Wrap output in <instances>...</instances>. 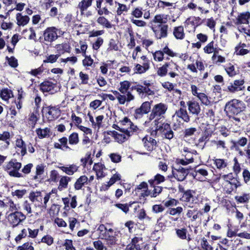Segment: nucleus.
Masks as SVG:
<instances>
[{
    "label": "nucleus",
    "instance_id": "62",
    "mask_svg": "<svg viewBox=\"0 0 250 250\" xmlns=\"http://www.w3.org/2000/svg\"><path fill=\"white\" fill-rule=\"evenodd\" d=\"M106 229H107L103 224H101L98 227L97 231L99 233L100 238L105 237H106V235H105V234L104 235V234L106 232Z\"/></svg>",
    "mask_w": 250,
    "mask_h": 250
},
{
    "label": "nucleus",
    "instance_id": "6",
    "mask_svg": "<svg viewBox=\"0 0 250 250\" xmlns=\"http://www.w3.org/2000/svg\"><path fill=\"white\" fill-rule=\"evenodd\" d=\"M6 218L8 224L13 228L18 226L26 218V216L21 211H14L6 214Z\"/></svg>",
    "mask_w": 250,
    "mask_h": 250
},
{
    "label": "nucleus",
    "instance_id": "57",
    "mask_svg": "<svg viewBox=\"0 0 250 250\" xmlns=\"http://www.w3.org/2000/svg\"><path fill=\"white\" fill-rule=\"evenodd\" d=\"M235 53L236 55H244L249 52V50L243 48L240 46H236L235 48Z\"/></svg>",
    "mask_w": 250,
    "mask_h": 250
},
{
    "label": "nucleus",
    "instance_id": "58",
    "mask_svg": "<svg viewBox=\"0 0 250 250\" xmlns=\"http://www.w3.org/2000/svg\"><path fill=\"white\" fill-rule=\"evenodd\" d=\"M41 242L46 244L48 246H51L54 242V239L51 236L46 235L42 238Z\"/></svg>",
    "mask_w": 250,
    "mask_h": 250
},
{
    "label": "nucleus",
    "instance_id": "4",
    "mask_svg": "<svg viewBox=\"0 0 250 250\" xmlns=\"http://www.w3.org/2000/svg\"><path fill=\"white\" fill-rule=\"evenodd\" d=\"M250 19V13L249 12L240 13L236 18L235 24L238 30L241 33L250 36V30L247 28Z\"/></svg>",
    "mask_w": 250,
    "mask_h": 250
},
{
    "label": "nucleus",
    "instance_id": "39",
    "mask_svg": "<svg viewBox=\"0 0 250 250\" xmlns=\"http://www.w3.org/2000/svg\"><path fill=\"white\" fill-rule=\"evenodd\" d=\"M22 33L24 35L25 38H28L29 40H35L36 39L35 31L32 27L24 29Z\"/></svg>",
    "mask_w": 250,
    "mask_h": 250
},
{
    "label": "nucleus",
    "instance_id": "13",
    "mask_svg": "<svg viewBox=\"0 0 250 250\" xmlns=\"http://www.w3.org/2000/svg\"><path fill=\"white\" fill-rule=\"evenodd\" d=\"M112 176L110 178L109 181L105 184L103 185L101 187V189L103 190H107L109 188L117 182L121 180L122 176L120 173L116 171L115 169H112L111 171Z\"/></svg>",
    "mask_w": 250,
    "mask_h": 250
},
{
    "label": "nucleus",
    "instance_id": "2",
    "mask_svg": "<svg viewBox=\"0 0 250 250\" xmlns=\"http://www.w3.org/2000/svg\"><path fill=\"white\" fill-rule=\"evenodd\" d=\"M167 109V105L163 103H159L154 105L151 112L149 115L148 119L144 123V125L145 126H149L153 120L163 119L164 118V115L166 113Z\"/></svg>",
    "mask_w": 250,
    "mask_h": 250
},
{
    "label": "nucleus",
    "instance_id": "22",
    "mask_svg": "<svg viewBox=\"0 0 250 250\" xmlns=\"http://www.w3.org/2000/svg\"><path fill=\"white\" fill-rule=\"evenodd\" d=\"M93 169L96 172L97 179H101L104 177L106 174L104 172L106 168L104 165L102 163H98L95 164Z\"/></svg>",
    "mask_w": 250,
    "mask_h": 250
},
{
    "label": "nucleus",
    "instance_id": "53",
    "mask_svg": "<svg viewBox=\"0 0 250 250\" xmlns=\"http://www.w3.org/2000/svg\"><path fill=\"white\" fill-rule=\"evenodd\" d=\"M9 206V210L10 211H19V210L20 209V206L19 204H15L13 201L10 200L7 203Z\"/></svg>",
    "mask_w": 250,
    "mask_h": 250
},
{
    "label": "nucleus",
    "instance_id": "15",
    "mask_svg": "<svg viewBox=\"0 0 250 250\" xmlns=\"http://www.w3.org/2000/svg\"><path fill=\"white\" fill-rule=\"evenodd\" d=\"M117 131L112 132V136L116 142L119 143H123L127 140L132 135L129 131H125L120 129H117Z\"/></svg>",
    "mask_w": 250,
    "mask_h": 250
},
{
    "label": "nucleus",
    "instance_id": "28",
    "mask_svg": "<svg viewBox=\"0 0 250 250\" xmlns=\"http://www.w3.org/2000/svg\"><path fill=\"white\" fill-rule=\"evenodd\" d=\"M16 23L19 26H25L28 24L30 18L28 16L22 15L21 13H18L16 15Z\"/></svg>",
    "mask_w": 250,
    "mask_h": 250
},
{
    "label": "nucleus",
    "instance_id": "56",
    "mask_svg": "<svg viewBox=\"0 0 250 250\" xmlns=\"http://www.w3.org/2000/svg\"><path fill=\"white\" fill-rule=\"evenodd\" d=\"M79 136L77 133H73L69 137V143L71 145H76L79 142Z\"/></svg>",
    "mask_w": 250,
    "mask_h": 250
},
{
    "label": "nucleus",
    "instance_id": "35",
    "mask_svg": "<svg viewBox=\"0 0 250 250\" xmlns=\"http://www.w3.org/2000/svg\"><path fill=\"white\" fill-rule=\"evenodd\" d=\"M173 34L177 40L184 39L185 36L184 27L182 26L175 27L173 29Z\"/></svg>",
    "mask_w": 250,
    "mask_h": 250
},
{
    "label": "nucleus",
    "instance_id": "40",
    "mask_svg": "<svg viewBox=\"0 0 250 250\" xmlns=\"http://www.w3.org/2000/svg\"><path fill=\"white\" fill-rule=\"evenodd\" d=\"M79 47L75 48V52L77 54L82 53L83 56H85L86 51L87 48V44L86 42L80 41L79 42Z\"/></svg>",
    "mask_w": 250,
    "mask_h": 250
},
{
    "label": "nucleus",
    "instance_id": "52",
    "mask_svg": "<svg viewBox=\"0 0 250 250\" xmlns=\"http://www.w3.org/2000/svg\"><path fill=\"white\" fill-rule=\"evenodd\" d=\"M214 42L213 41L208 43L204 48V51L206 53L210 54L212 53H215V48L214 47Z\"/></svg>",
    "mask_w": 250,
    "mask_h": 250
},
{
    "label": "nucleus",
    "instance_id": "51",
    "mask_svg": "<svg viewBox=\"0 0 250 250\" xmlns=\"http://www.w3.org/2000/svg\"><path fill=\"white\" fill-rule=\"evenodd\" d=\"M27 191L25 189H16L12 191L13 196H16L18 198H21L26 194Z\"/></svg>",
    "mask_w": 250,
    "mask_h": 250
},
{
    "label": "nucleus",
    "instance_id": "23",
    "mask_svg": "<svg viewBox=\"0 0 250 250\" xmlns=\"http://www.w3.org/2000/svg\"><path fill=\"white\" fill-rule=\"evenodd\" d=\"M159 30L155 28H153V31L155 33L156 37L159 39L166 38L167 35L168 26L167 25L160 24L159 25Z\"/></svg>",
    "mask_w": 250,
    "mask_h": 250
},
{
    "label": "nucleus",
    "instance_id": "30",
    "mask_svg": "<svg viewBox=\"0 0 250 250\" xmlns=\"http://www.w3.org/2000/svg\"><path fill=\"white\" fill-rule=\"evenodd\" d=\"M44 171V166L42 164L38 165L36 167V174L33 177V179L36 182H41L42 179L41 178Z\"/></svg>",
    "mask_w": 250,
    "mask_h": 250
},
{
    "label": "nucleus",
    "instance_id": "41",
    "mask_svg": "<svg viewBox=\"0 0 250 250\" xmlns=\"http://www.w3.org/2000/svg\"><path fill=\"white\" fill-rule=\"evenodd\" d=\"M213 161L217 168L219 169L225 168L228 165L227 161L223 159L214 158L213 159Z\"/></svg>",
    "mask_w": 250,
    "mask_h": 250
},
{
    "label": "nucleus",
    "instance_id": "16",
    "mask_svg": "<svg viewBox=\"0 0 250 250\" xmlns=\"http://www.w3.org/2000/svg\"><path fill=\"white\" fill-rule=\"evenodd\" d=\"M244 83L243 79L235 80L233 82L229 83L226 91L230 93L242 91L245 88L244 86Z\"/></svg>",
    "mask_w": 250,
    "mask_h": 250
},
{
    "label": "nucleus",
    "instance_id": "38",
    "mask_svg": "<svg viewBox=\"0 0 250 250\" xmlns=\"http://www.w3.org/2000/svg\"><path fill=\"white\" fill-rule=\"evenodd\" d=\"M201 19L198 17H190L185 21V26L191 25L195 28L200 24Z\"/></svg>",
    "mask_w": 250,
    "mask_h": 250
},
{
    "label": "nucleus",
    "instance_id": "45",
    "mask_svg": "<svg viewBox=\"0 0 250 250\" xmlns=\"http://www.w3.org/2000/svg\"><path fill=\"white\" fill-rule=\"evenodd\" d=\"M36 132L39 138L42 139L49 136L50 129L47 127L44 129L38 128L36 129Z\"/></svg>",
    "mask_w": 250,
    "mask_h": 250
},
{
    "label": "nucleus",
    "instance_id": "12",
    "mask_svg": "<svg viewBox=\"0 0 250 250\" xmlns=\"http://www.w3.org/2000/svg\"><path fill=\"white\" fill-rule=\"evenodd\" d=\"M42 112L43 115L50 121L57 118L61 114L60 110L59 108L53 106L43 107Z\"/></svg>",
    "mask_w": 250,
    "mask_h": 250
},
{
    "label": "nucleus",
    "instance_id": "64",
    "mask_svg": "<svg viewBox=\"0 0 250 250\" xmlns=\"http://www.w3.org/2000/svg\"><path fill=\"white\" fill-rule=\"evenodd\" d=\"M17 250H34V248L29 243H25L21 246H19Z\"/></svg>",
    "mask_w": 250,
    "mask_h": 250
},
{
    "label": "nucleus",
    "instance_id": "21",
    "mask_svg": "<svg viewBox=\"0 0 250 250\" xmlns=\"http://www.w3.org/2000/svg\"><path fill=\"white\" fill-rule=\"evenodd\" d=\"M116 232L114 231L112 229H106V232L104 234L106 235V237H101V239H104L106 241L108 244L112 245L116 243L117 241L115 237Z\"/></svg>",
    "mask_w": 250,
    "mask_h": 250
},
{
    "label": "nucleus",
    "instance_id": "34",
    "mask_svg": "<svg viewBox=\"0 0 250 250\" xmlns=\"http://www.w3.org/2000/svg\"><path fill=\"white\" fill-rule=\"evenodd\" d=\"M29 198L33 203H40L42 201V196L40 191H36L30 192Z\"/></svg>",
    "mask_w": 250,
    "mask_h": 250
},
{
    "label": "nucleus",
    "instance_id": "17",
    "mask_svg": "<svg viewBox=\"0 0 250 250\" xmlns=\"http://www.w3.org/2000/svg\"><path fill=\"white\" fill-rule=\"evenodd\" d=\"M151 102H145L141 106L135 111V116L136 118L141 117L144 114L148 113L151 109Z\"/></svg>",
    "mask_w": 250,
    "mask_h": 250
},
{
    "label": "nucleus",
    "instance_id": "27",
    "mask_svg": "<svg viewBox=\"0 0 250 250\" xmlns=\"http://www.w3.org/2000/svg\"><path fill=\"white\" fill-rule=\"evenodd\" d=\"M188 109L193 115H198L201 111V107L198 103L195 101H189L188 103Z\"/></svg>",
    "mask_w": 250,
    "mask_h": 250
},
{
    "label": "nucleus",
    "instance_id": "25",
    "mask_svg": "<svg viewBox=\"0 0 250 250\" xmlns=\"http://www.w3.org/2000/svg\"><path fill=\"white\" fill-rule=\"evenodd\" d=\"M178 118L186 122H188L189 121V117L187 111L183 108H180L176 111L175 114L172 116V120L173 121L178 120Z\"/></svg>",
    "mask_w": 250,
    "mask_h": 250
},
{
    "label": "nucleus",
    "instance_id": "7",
    "mask_svg": "<svg viewBox=\"0 0 250 250\" xmlns=\"http://www.w3.org/2000/svg\"><path fill=\"white\" fill-rule=\"evenodd\" d=\"M168 70H173V72H178L179 71V66L173 61L166 62L162 66L158 68L157 73L159 76L163 77L166 75Z\"/></svg>",
    "mask_w": 250,
    "mask_h": 250
},
{
    "label": "nucleus",
    "instance_id": "37",
    "mask_svg": "<svg viewBox=\"0 0 250 250\" xmlns=\"http://www.w3.org/2000/svg\"><path fill=\"white\" fill-rule=\"evenodd\" d=\"M88 182V178L85 175L80 176L74 184V188L76 190L81 189L85 184Z\"/></svg>",
    "mask_w": 250,
    "mask_h": 250
},
{
    "label": "nucleus",
    "instance_id": "44",
    "mask_svg": "<svg viewBox=\"0 0 250 250\" xmlns=\"http://www.w3.org/2000/svg\"><path fill=\"white\" fill-rule=\"evenodd\" d=\"M225 70L227 74L231 77H234L237 74L234 66L231 63H229L225 66Z\"/></svg>",
    "mask_w": 250,
    "mask_h": 250
},
{
    "label": "nucleus",
    "instance_id": "46",
    "mask_svg": "<svg viewBox=\"0 0 250 250\" xmlns=\"http://www.w3.org/2000/svg\"><path fill=\"white\" fill-rule=\"evenodd\" d=\"M208 172L207 170L205 169H199L195 171V173L194 174V177L195 179L199 180V181H203L204 180L200 176H202L203 177H206L208 175Z\"/></svg>",
    "mask_w": 250,
    "mask_h": 250
},
{
    "label": "nucleus",
    "instance_id": "1",
    "mask_svg": "<svg viewBox=\"0 0 250 250\" xmlns=\"http://www.w3.org/2000/svg\"><path fill=\"white\" fill-rule=\"evenodd\" d=\"M148 127L152 130V135L156 134L157 132H159L164 133L167 139H171L173 137V133L170 129L169 124L163 122V119L154 120Z\"/></svg>",
    "mask_w": 250,
    "mask_h": 250
},
{
    "label": "nucleus",
    "instance_id": "49",
    "mask_svg": "<svg viewBox=\"0 0 250 250\" xmlns=\"http://www.w3.org/2000/svg\"><path fill=\"white\" fill-rule=\"evenodd\" d=\"M167 21V16L164 15H156L153 20L155 23H166Z\"/></svg>",
    "mask_w": 250,
    "mask_h": 250
},
{
    "label": "nucleus",
    "instance_id": "18",
    "mask_svg": "<svg viewBox=\"0 0 250 250\" xmlns=\"http://www.w3.org/2000/svg\"><path fill=\"white\" fill-rule=\"evenodd\" d=\"M142 142L145 149L148 151L153 150L157 144V142L154 139L148 136L142 139Z\"/></svg>",
    "mask_w": 250,
    "mask_h": 250
},
{
    "label": "nucleus",
    "instance_id": "60",
    "mask_svg": "<svg viewBox=\"0 0 250 250\" xmlns=\"http://www.w3.org/2000/svg\"><path fill=\"white\" fill-rule=\"evenodd\" d=\"M117 4L118 6L117 10L118 15H121L124 12H127L128 11V8L125 5L120 3H117Z\"/></svg>",
    "mask_w": 250,
    "mask_h": 250
},
{
    "label": "nucleus",
    "instance_id": "26",
    "mask_svg": "<svg viewBox=\"0 0 250 250\" xmlns=\"http://www.w3.org/2000/svg\"><path fill=\"white\" fill-rule=\"evenodd\" d=\"M172 173L176 179L179 181H182L186 178L188 174V171L182 167L173 170Z\"/></svg>",
    "mask_w": 250,
    "mask_h": 250
},
{
    "label": "nucleus",
    "instance_id": "3",
    "mask_svg": "<svg viewBox=\"0 0 250 250\" xmlns=\"http://www.w3.org/2000/svg\"><path fill=\"white\" fill-rule=\"evenodd\" d=\"M243 102L237 99H233L228 102L225 106V110L229 116L237 115L245 109Z\"/></svg>",
    "mask_w": 250,
    "mask_h": 250
},
{
    "label": "nucleus",
    "instance_id": "20",
    "mask_svg": "<svg viewBox=\"0 0 250 250\" xmlns=\"http://www.w3.org/2000/svg\"><path fill=\"white\" fill-rule=\"evenodd\" d=\"M143 241L140 237H135L132 239L131 242L126 247V250H140L143 246Z\"/></svg>",
    "mask_w": 250,
    "mask_h": 250
},
{
    "label": "nucleus",
    "instance_id": "43",
    "mask_svg": "<svg viewBox=\"0 0 250 250\" xmlns=\"http://www.w3.org/2000/svg\"><path fill=\"white\" fill-rule=\"evenodd\" d=\"M13 94L12 91L8 88H4L1 90L0 92V97L2 100L8 101L10 98L13 97Z\"/></svg>",
    "mask_w": 250,
    "mask_h": 250
},
{
    "label": "nucleus",
    "instance_id": "36",
    "mask_svg": "<svg viewBox=\"0 0 250 250\" xmlns=\"http://www.w3.org/2000/svg\"><path fill=\"white\" fill-rule=\"evenodd\" d=\"M56 48L59 56L65 52H69L70 51V46L66 42L56 45Z\"/></svg>",
    "mask_w": 250,
    "mask_h": 250
},
{
    "label": "nucleus",
    "instance_id": "31",
    "mask_svg": "<svg viewBox=\"0 0 250 250\" xmlns=\"http://www.w3.org/2000/svg\"><path fill=\"white\" fill-rule=\"evenodd\" d=\"M149 64L147 63H143L142 65L137 63L135 65L133 68L134 74H143L145 73L149 69Z\"/></svg>",
    "mask_w": 250,
    "mask_h": 250
},
{
    "label": "nucleus",
    "instance_id": "54",
    "mask_svg": "<svg viewBox=\"0 0 250 250\" xmlns=\"http://www.w3.org/2000/svg\"><path fill=\"white\" fill-rule=\"evenodd\" d=\"M205 22L206 25L210 29L214 31L216 25V21L212 17L205 20Z\"/></svg>",
    "mask_w": 250,
    "mask_h": 250
},
{
    "label": "nucleus",
    "instance_id": "10",
    "mask_svg": "<svg viewBox=\"0 0 250 250\" xmlns=\"http://www.w3.org/2000/svg\"><path fill=\"white\" fill-rule=\"evenodd\" d=\"M61 32L55 27H48L44 32V39L45 41L52 42L58 38V34H62Z\"/></svg>",
    "mask_w": 250,
    "mask_h": 250
},
{
    "label": "nucleus",
    "instance_id": "63",
    "mask_svg": "<svg viewBox=\"0 0 250 250\" xmlns=\"http://www.w3.org/2000/svg\"><path fill=\"white\" fill-rule=\"evenodd\" d=\"M85 58L83 61V64L84 66H90L93 63V60L90 56H83Z\"/></svg>",
    "mask_w": 250,
    "mask_h": 250
},
{
    "label": "nucleus",
    "instance_id": "5",
    "mask_svg": "<svg viewBox=\"0 0 250 250\" xmlns=\"http://www.w3.org/2000/svg\"><path fill=\"white\" fill-rule=\"evenodd\" d=\"M119 125H113V127L115 129H120L125 131H129L130 133L133 132H139V128L127 117L124 118L121 120L119 123Z\"/></svg>",
    "mask_w": 250,
    "mask_h": 250
},
{
    "label": "nucleus",
    "instance_id": "19",
    "mask_svg": "<svg viewBox=\"0 0 250 250\" xmlns=\"http://www.w3.org/2000/svg\"><path fill=\"white\" fill-rule=\"evenodd\" d=\"M40 89L43 92H49L53 94L57 91L56 84L49 81H45L40 85Z\"/></svg>",
    "mask_w": 250,
    "mask_h": 250
},
{
    "label": "nucleus",
    "instance_id": "11",
    "mask_svg": "<svg viewBox=\"0 0 250 250\" xmlns=\"http://www.w3.org/2000/svg\"><path fill=\"white\" fill-rule=\"evenodd\" d=\"M195 192L193 190H188L183 194L181 198L182 202L186 203V205L189 207H192L193 205L197 203V198L195 196Z\"/></svg>",
    "mask_w": 250,
    "mask_h": 250
},
{
    "label": "nucleus",
    "instance_id": "59",
    "mask_svg": "<svg viewBox=\"0 0 250 250\" xmlns=\"http://www.w3.org/2000/svg\"><path fill=\"white\" fill-rule=\"evenodd\" d=\"M250 196L248 194H244L241 196H237L235 197L236 201L240 203H244L249 201Z\"/></svg>",
    "mask_w": 250,
    "mask_h": 250
},
{
    "label": "nucleus",
    "instance_id": "9",
    "mask_svg": "<svg viewBox=\"0 0 250 250\" xmlns=\"http://www.w3.org/2000/svg\"><path fill=\"white\" fill-rule=\"evenodd\" d=\"M87 116L91 124L94 132L98 133L101 127L103 126V121L104 119V116L103 115H98L94 119L91 113L88 112Z\"/></svg>",
    "mask_w": 250,
    "mask_h": 250
},
{
    "label": "nucleus",
    "instance_id": "50",
    "mask_svg": "<svg viewBox=\"0 0 250 250\" xmlns=\"http://www.w3.org/2000/svg\"><path fill=\"white\" fill-rule=\"evenodd\" d=\"M154 61L158 62H162L164 60V52L163 51H156L152 54Z\"/></svg>",
    "mask_w": 250,
    "mask_h": 250
},
{
    "label": "nucleus",
    "instance_id": "29",
    "mask_svg": "<svg viewBox=\"0 0 250 250\" xmlns=\"http://www.w3.org/2000/svg\"><path fill=\"white\" fill-rule=\"evenodd\" d=\"M16 148L20 151L22 156L26 153V147L24 141L21 137L18 138L16 141Z\"/></svg>",
    "mask_w": 250,
    "mask_h": 250
},
{
    "label": "nucleus",
    "instance_id": "14",
    "mask_svg": "<svg viewBox=\"0 0 250 250\" xmlns=\"http://www.w3.org/2000/svg\"><path fill=\"white\" fill-rule=\"evenodd\" d=\"M112 92L116 96L118 103L120 104H124L126 102L129 103L134 99V96L129 92L126 94H122L117 90H112Z\"/></svg>",
    "mask_w": 250,
    "mask_h": 250
},
{
    "label": "nucleus",
    "instance_id": "61",
    "mask_svg": "<svg viewBox=\"0 0 250 250\" xmlns=\"http://www.w3.org/2000/svg\"><path fill=\"white\" fill-rule=\"evenodd\" d=\"M43 67L41 66L38 68L32 69L29 73L34 76H37L41 75L43 72Z\"/></svg>",
    "mask_w": 250,
    "mask_h": 250
},
{
    "label": "nucleus",
    "instance_id": "24",
    "mask_svg": "<svg viewBox=\"0 0 250 250\" xmlns=\"http://www.w3.org/2000/svg\"><path fill=\"white\" fill-rule=\"evenodd\" d=\"M58 167L66 174L69 176L73 175L79 169V167L75 164L60 166Z\"/></svg>",
    "mask_w": 250,
    "mask_h": 250
},
{
    "label": "nucleus",
    "instance_id": "33",
    "mask_svg": "<svg viewBox=\"0 0 250 250\" xmlns=\"http://www.w3.org/2000/svg\"><path fill=\"white\" fill-rule=\"evenodd\" d=\"M93 0H82L78 5V8L80 9L82 15H83L84 12L88 7L91 6Z\"/></svg>",
    "mask_w": 250,
    "mask_h": 250
},
{
    "label": "nucleus",
    "instance_id": "32",
    "mask_svg": "<svg viewBox=\"0 0 250 250\" xmlns=\"http://www.w3.org/2000/svg\"><path fill=\"white\" fill-rule=\"evenodd\" d=\"M71 178L67 176H61L59 180L58 189L60 191H62L63 189H66L68 187V183L71 181Z\"/></svg>",
    "mask_w": 250,
    "mask_h": 250
},
{
    "label": "nucleus",
    "instance_id": "47",
    "mask_svg": "<svg viewBox=\"0 0 250 250\" xmlns=\"http://www.w3.org/2000/svg\"><path fill=\"white\" fill-rule=\"evenodd\" d=\"M165 180V177L160 174H156L153 180L151 179L149 180V183L152 185H154V183L156 182L157 184L163 182Z\"/></svg>",
    "mask_w": 250,
    "mask_h": 250
},
{
    "label": "nucleus",
    "instance_id": "8",
    "mask_svg": "<svg viewBox=\"0 0 250 250\" xmlns=\"http://www.w3.org/2000/svg\"><path fill=\"white\" fill-rule=\"evenodd\" d=\"M21 163L16 161H10L6 165L5 169L7 170L10 176L20 177L21 174L19 172V170L21 168Z\"/></svg>",
    "mask_w": 250,
    "mask_h": 250
},
{
    "label": "nucleus",
    "instance_id": "48",
    "mask_svg": "<svg viewBox=\"0 0 250 250\" xmlns=\"http://www.w3.org/2000/svg\"><path fill=\"white\" fill-rule=\"evenodd\" d=\"M97 22L101 25L109 28L111 27V24L110 22L104 17L101 16L97 20Z\"/></svg>",
    "mask_w": 250,
    "mask_h": 250
},
{
    "label": "nucleus",
    "instance_id": "42",
    "mask_svg": "<svg viewBox=\"0 0 250 250\" xmlns=\"http://www.w3.org/2000/svg\"><path fill=\"white\" fill-rule=\"evenodd\" d=\"M130 83L127 81H124L120 83L118 90L122 94H125L130 86Z\"/></svg>",
    "mask_w": 250,
    "mask_h": 250
},
{
    "label": "nucleus",
    "instance_id": "55",
    "mask_svg": "<svg viewBox=\"0 0 250 250\" xmlns=\"http://www.w3.org/2000/svg\"><path fill=\"white\" fill-rule=\"evenodd\" d=\"M201 248L204 250H213V248L210 245L205 238H203L201 240Z\"/></svg>",
    "mask_w": 250,
    "mask_h": 250
}]
</instances>
